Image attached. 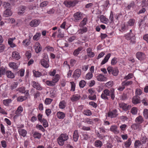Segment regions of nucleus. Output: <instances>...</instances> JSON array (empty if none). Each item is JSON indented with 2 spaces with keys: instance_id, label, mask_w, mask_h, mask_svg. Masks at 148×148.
I'll use <instances>...</instances> for the list:
<instances>
[{
  "instance_id": "10",
  "label": "nucleus",
  "mask_w": 148,
  "mask_h": 148,
  "mask_svg": "<svg viewBox=\"0 0 148 148\" xmlns=\"http://www.w3.org/2000/svg\"><path fill=\"white\" fill-rule=\"evenodd\" d=\"M4 14L5 17H8L12 15V12L10 9L7 8L4 12Z\"/></svg>"
},
{
  "instance_id": "50",
  "label": "nucleus",
  "mask_w": 148,
  "mask_h": 148,
  "mask_svg": "<svg viewBox=\"0 0 148 148\" xmlns=\"http://www.w3.org/2000/svg\"><path fill=\"white\" fill-rule=\"evenodd\" d=\"M48 3V2L47 1H44L41 3L40 4V6L41 7H44L46 6Z\"/></svg>"
},
{
  "instance_id": "26",
  "label": "nucleus",
  "mask_w": 148,
  "mask_h": 148,
  "mask_svg": "<svg viewBox=\"0 0 148 148\" xmlns=\"http://www.w3.org/2000/svg\"><path fill=\"white\" fill-rule=\"evenodd\" d=\"M138 95H136L132 99V102L134 104H137L140 103V100L137 98Z\"/></svg>"
},
{
  "instance_id": "19",
  "label": "nucleus",
  "mask_w": 148,
  "mask_h": 148,
  "mask_svg": "<svg viewBox=\"0 0 148 148\" xmlns=\"http://www.w3.org/2000/svg\"><path fill=\"white\" fill-rule=\"evenodd\" d=\"M97 79L98 81H102L106 80L107 78L104 77L103 75L100 74L97 76Z\"/></svg>"
},
{
  "instance_id": "36",
  "label": "nucleus",
  "mask_w": 148,
  "mask_h": 148,
  "mask_svg": "<svg viewBox=\"0 0 148 148\" xmlns=\"http://www.w3.org/2000/svg\"><path fill=\"white\" fill-rule=\"evenodd\" d=\"M41 122L43 123V125L45 127V128L48 126V123L45 119H43Z\"/></svg>"
},
{
  "instance_id": "9",
  "label": "nucleus",
  "mask_w": 148,
  "mask_h": 148,
  "mask_svg": "<svg viewBox=\"0 0 148 148\" xmlns=\"http://www.w3.org/2000/svg\"><path fill=\"white\" fill-rule=\"evenodd\" d=\"M110 130L114 134H118L119 131L117 130V127L116 125H112L110 128Z\"/></svg>"
},
{
  "instance_id": "13",
  "label": "nucleus",
  "mask_w": 148,
  "mask_h": 148,
  "mask_svg": "<svg viewBox=\"0 0 148 148\" xmlns=\"http://www.w3.org/2000/svg\"><path fill=\"white\" fill-rule=\"evenodd\" d=\"M116 112H108L107 116L111 118L116 117L117 115Z\"/></svg>"
},
{
  "instance_id": "53",
  "label": "nucleus",
  "mask_w": 148,
  "mask_h": 148,
  "mask_svg": "<svg viewBox=\"0 0 148 148\" xmlns=\"http://www.w3.org/2000/svg\"><path fill=\"white\" fill-rule=\"evenodd\" d=\"M59 106L60 108L62 109L64 108L65 107V106L64 105V101H62V102H60V103Z\"/></svg>"
},
{
  "instance_id": "48",
  "label": "nucleus",
  "mask_w": 148,
  "mask_h": 148,
  "mask_svg": "<svg viewBox=\"0 0 148 148\" xmlns=\"http://www.w3.org/2000/svg\"><path fill=\"white\" fill-rule=\"evenodd\" d=\"M135 4L134 2H132L130 4L128 5L127 7V9L128 10L130 9L131 8H133L134 5Z\"/></svg>"
},
{
  "instance_id": "63",
  "label": "nucleus",
  "mask_w": 148,
  "mask_h": 148,
  "mask_svg": "<svg viewBox=\"0 0 148 148\" xmlns=\"http://www.w3.org/2000/svg\"><path fill=\"white\" fill-rule=\"evenodd\" d=\"M140 145L141 143L139 140H136V141L134 144V145L136 147H138Z\"/></svg>"
},
{
  "instance_id": "1",
  "label": "nucleus",
  "mask_w": 148,
  "mask_h": 148,
  "mask_svg": "<svg viewBox=\"0 0 148 148\" xmlns=\"http://www.w3.org/2000/svg\"><path fill=\"white\" fill-rule=\"evenodd\" d=\"M68 139V135L66 133L62 134L57 139L58 143L59 145L63 146L64 144V142Z\"/></svg>"
},
{
  "instance_id": "2",
  "label": "nucleus",
  "mask_w": 148,
  "mask_h": 148,
  "mask_svg": "<svg viewBox=\"0 0 148 148\" xmlns=\"http://www.w3.org/2000/svg\"><path fill=\"white\" fill-rule=\"evenodd\" d=\"M135 121L136 123L133 124L132 126V127L134 130L139 127L140 124L144 121V119L142 116H139L136 118Z\"/></svg>"
},
{
  "instance_id": "43",
  "label": "nucleus",
  "mask_w": 148,
  "mask_h": 148,
  "mask_svg": "<svg viewBox=\"0 0 148 148\" xmlns=\"http://www.w3.org/2000/svg\"><path fill=\"white\" fill-rule=\"evenodd\" d=\"M11 102V99H7L6 100H3V103L5 105H8V104Z\"/></svg>"
},
{
  "instance_id": "24",
  "label": "nucleus",
  "mask_w": 148,
  "mask_h": 148,
  "mask_svg": "<svg viewBox=\"0 0 148 148\" xmlns=\"http://www.w3.org/2000/svg\"><path fill=\"white\" fill-rule=\"evenodd\" d=\"M85 123H86L88 124L92 125L93 123V121L92 119H90L88 118H86L83 121Z\"/></svg>"
},
{
  "instance_id": "18",
  "label": "nucleus",
  "mask_w": 148,
  "mask_h": 148,
  "mask_svg": "<svg viewBox=\"0 0 148 148\" xmlns=\"http://www.w3.org/2000/svg\"><path fill=\"white\" fill-rule=\"evenodd\" d=\"M33 87L34 88H36L39 90H41L42 89V88L38 83L34 81L33 82Z\"/></svg>"
},
{
  "instance_id": "34",
  "label": "nucleus",
  "mask_w": 148,
  "mask_h": 148,
  "mask_svg": "<svg viewBox=\"0 0 148 148\" xmlns=\"http://www.w3.org/2000/svg\"><path fill=\"white\" fill-rule=\"evenodd\" d=\"M0 128L1 132L2 134L3 135H4L5 134V128L4 126L2 124H0Z\"/></svg>"
},
{
  "instance_id": "25",
  "label": "nucleus",
  "mask_w": 148,
  "mask_h": 148,
  "mask_svg": "<svg viewBox=\"0 0 148 148\" xmlns=\"http://www.w3.org/2000/svg\"><path fill=\"white\" fill-rule=\"evenodd\" d=\"M82 49V47H79L77 49H76L73 53V55L74 56H77L79 53V52L81 51Z\"/></svg>"
},
{
  "instance_id": "47",
  "label": "nucleus",
  "mask_w": 148,
  "mask_h": 148,
  "mask_svg": "<svg viewBox=\"0 0 148 148\" xmlns=\"http://www.w3.org/2000/svg\"><path fill=\"white\" fill-rule=\"evenodd\" d=\"M1 144L2 146L4 148H5L7 147V143L6 141L5 140H3L1 141Z\"/></svg>"
},
{
  "instance_id": "38",
  "label": "nucleus",
  "mask_w": 148,
  "mask_h": 148,
  "mask_svg": "<svg viewBox=\"0 0 148 148\" xmlns=\"http://www.w3.org/2000/svg\"><path fill=\"white\" fill-rule=\"evenodd\" d=\"M80 96H76L73 95L72 97L71 98V100L72 101H77L79 99Z\"/></svg>"
},
{
  "instance_id": "23",
  "label": "nucleus",
  "mask_w": 148,
  "mask_h": 148,
  "mask_svg": "<svg viewBox=\"0 0 148 148\" xmlns=\"http://www.w3.org/2000/svg\"><path fill=\"white\" fill-rule=\"evenodd\" d=\"M132 143L131 138H129L128 140L124 143L125 147L128 148L129 147Z\"/></svg>"
},
{
  "instance_id": "45",
  "label": "nucleus",
  "mask_w": 148,
  "mask_h": 148,
  "mask_svg": "<svg viewBox=\"0 0 148 148\" xmlns=\"http://www.w3.org/2000/svg\"><path fill=\"white\" fill-rule=\"evenodd\" d=\"M34 74V76L36 77H39L41 75V73L38 71H33Z\"/></svg>"
},
{
  "instance_id": "5",
  "label": "nucleus",
  "mask_w": 148,
  "mask_h": 148,
  "mask_svg": "<svg viewBox=\"0 0 148 148\" xmlns=\"http://www.w3.org/2000/svg\"><path fill=\"white\" fill-rule=\"evenodd\" d=\"M137 58L140 60H142L145 58V55L142 52H138L136 54Z\"/></svg>"
},
{
  "instance_id": "11",
  "label": "nucleus",
  "mask_w": 148,
  "mask_h": 148,
  "mask_svg": "<svg viewBox=\"0 0 148 148\" xmlns=\"http://www.w3.org/2000/svg\"><path fill=\"white\" fill-rule=\"evenodd\" d=\"M18 132L20 135L23 137H25L26 136L27 133L25 130L23 129H19Z\"/></svg>"
},
{
  "instance_id": "30",
  "label": "nucleus",
  "mask_w": 148,
  "mask_h": 148,
  "mask_svg": "<svg viewBox=\"0 0 148 148\" xmlns=\"http://www.w3.org/2000/svg\"><path fill=\"white\" fill-rule=\"evenodd\" d=\"M32 36H30L29 35V39L27 40L26 39L25 40H24L23 42V43H25V45L27 46H28L29 45L30 42V39L31 38Z\"/></svg>"
},
{
  "instance_id": "33",
  "label": "nucleus",
  "mask_w": 148,
  "mask_h": 148,
  "mask_svg": "<svg viewBox=\"0 0 148 148\" xmlns=\"http://www.w3.org/2000/svg\"><path fill=\"white\" fill-rule=\"evenodd\" d=\"M86 82L84 80H82L80 81L79 82V86L80 87L82 88H84L85 86Z\"/></svg>"
},
{
  "instance_id": "46",
  "label": "nucleus",
  "mask_w": 148,
  "mask_h": 148,
  "mask_svg": "<svg viewBox=\"0 0 148 148\" xmlns=\"http://www.w3.org/2000/svg\"><path fill=\"white\" fill-rule=\"evenodd\" d=\"M71 84V90H73V91H74L75 90V85L74 82H70Z\"/></svg>"
},
{
  "instance_id": "62",
  "label": "nucleus",
  "mask_w": 148,
  "mask_h": 148,
  "mask_svg": "<svg viewBox=\"0 0 148 148\" xmlns=\"http://www.w3.org/2000/svg\"><path fill=\"white\" fill-rule=\"evenodd\" d=\"M147 139V138L145 136H143L141 137V140L143 143H145L146 142Z\"/></svg>"
},
{
  "instance_id": "55",
  "label": "nucleus",
  "mask_w": 148,
  "mask_h": 148,
  "mask_svg": "<svg viewBox=\"0 0 148 148\" xmlns=\"http://www.w3.org/2000/svg\"><path fill=\"white\" fill-rule=\"evenodd\" d=\"M117 58H113L111 61V64L113 65H114L117 62Z\"/></svg>"
},
{
  "instance_id": "28",
  "label": "nucleus",
  "mask_w": 148,
  "mask_h": 148,
  "mask_svg": "<svg viewBox=\"0 0 148 148\" xmlns=\"http://www.w3.org/2000/svg\"><path fill=\"white\" fill-rule=\"evenodd\" d=\"M76 4V3L74 1H69L67 2V4H66V5L67 6H69V7H73Z\"/></svg>"
},
{
  "instance_id": "56",
  "label": "nucleus",
  "mask_w": 148,
  "mask_h": 148,
  "mask_svg": "<svg viewBox=\"0 0 148 148\" xmlns=\"http://www.w3.org/2000/svg\"><path fill=\"white\" fill-rule=\"evenodd\" d=\"M82 129L85 131H89L91 130L90 128L89 127H86L85 126H82Z\"/></svg>"
},
{
  "instance_id": "16",
  "label": "nucleus",
  "mask_w": 148,
  "mask_h": 148,
  "mask_svg": "<svg viewBox=\"0 0 148 148\" xmlns=\"http://www.w3.org/2000/svg\"><path fill=\"white\" fill-rule=\"evenodd\" d=\"M42 134L38 132H35L33 133V136L35 138L40 139L41 136Z\"/></svg>"
},
{
  "instance_id": "49",
  "label": "nucleus",
  "mask_w": 148,
  "mask_h": 148,
  "mask_svg": "<svg viewBox=\"0 0 148 148\" xmlns=\"http://www.w3.org/2000/svg\"><path fill=\"white\" fill-rule=\"evenodd\" d=\"M52 99L50 98H46L45 100V103L46 104H49L51 103Z\"/></svg>"
},
{
  "instance_id": "29",
  "label": "nucleus",
  "mask_w": 148,
  "mask_h": 148,
  "mask_svg": "<svg viewBox=\"0 0 148 148\" xmlns=\"http://www.w3.org/2000/svg\"><path fill=\"white\" fill-rule=\"evenodd\" d=\"M9 66L10 67H12L14 69H17L18 67L16 65V63L14 62L10 63Z\"/></svg>"
},
{
  "instance_id": "27",
  "label": "nucleus",
  "mask_w": 148,
  "mask_h": 148,
  "mask_svg": "<svg viewBox=\"0 0 148 148\" xmlns=\"http://www.w3.org/2000/svg\"><path fill=\"white\" fill-rule=\"evenodd\" d=\"M100 20L103 23L107 24L108 23V19L103 15H102L100 17Z\"/></svg>"
},
{
  "instance_id": "22",
  "label": "nucleus",
  "mask_w": 148,
  "mask_h": 148,
  "mask_svg": "<svg viewBox=\"0 0 148 148\" xmlns=\"http://www.w3.org/2000/svg\"><path fill=\"white\" fill-rule=\"evenodd\" d=\"M111 54L110 53L108 54L105 57L104 59L103 60L101 63V65H103L105 64L106 62H107Z\"/></svg>"
},
{
  "instance_id": "21",
  "label": "nucleus",
  "mask_w": 148,
  "mask_h": 148,
  "mask_svg": "<svg viewBox=\"0 0 148 148\" xmlns=\"http://www.w3.org/2000/svg\"><path fill=\"white\" fill-rule=\"evenodd\" d=\"M102 145V143L100 140H97L95 142V146L96 147H101Z\"/></svg>"
},
{
  "instance_id": "12",
  "label": "nucleus",
  "mask_w": 148,
  "mask_h": 148,
  "mask_svg": "<svg viewBox=\"0 0 148 148\" xmlns=\"http://www.w3.org/2000/svg\"><path fill=\"white\" fill-rule=\"evenodd\" d=\"M12 57L17 60L19 59L20 58L19 53L16 51H14L12 52Z\"/></svg>"
},
{
  "instance_id": "57",
  "label": "nucleus",
  "mask_w": 148,
  "mask_h": 148,
  "mask_svg": "<svg viewBox=\"0 0 148 148\" xmlns=\"http://www.w3.org/2000/svg\"><path fill=\"white\" fill-rule=\"evenodd\" d=\"M134 22L135 20L134 19H130L128 22V24L130 26H131L134 25Z\"/></svg>"
},
{
  "instance_id": "58",
  "label": "nucleus",
  "mask_w": 148,
  "mask_h": 148,
  "mask_svg": "<svg viewBox=\"0 0 148 148\" xmlns=\"http://www.w3.org/2000/svg\"><path fill=\"white\" fill-rule=\"evenodd\" d=\"M142 92L141 90L139 89H137L136 91V95H140L142 94Z\"/></svg>"
},
{
  "instance_id": "32",
  "label": "nucleus",
  "mask_w": 148,
  "mask_h": 148,
  "mask_svg": "<svg viewBox=\"0 0 148 148\" xmlns=\"http://www.w3.org/2000/svg\"><path fill=\"white\" fill-rule=\"evenodd\" d=\"M21 9L20 10V11L18 12V14L19 15H21L24 13V11L26 9V7L24 6H22Z\"/></svg>"
},
{
  "instance_id": "40",
  "label": "nucleus",
  "mask_w": 148,
  "mask_h": 148,
  "mask_svg": "<svg viewBox=\"0 0 148 148\" xmlns=\"http://www.w3.org/2000/svg\"><path fill=\"white\" fill-rule=\"evenodd\" d=\"M36 127L38 129L43 132L45 131V129L42 125L37 124L36 125Z\"/></svg>"
},
{
  "instance_id": "3",
  "label": "nucleus",
  "mask_w": 148,
  "mask_h": 148,
  "mask_svg": "<svg viewBox=\"0 0 148 148\" xmlns=\"http://www.w3.org/2000/svg\"><path fill=\"white\" fill-rule=\"evenodd\" d=\"M40 22V20L35 19L29 23V25L32 27H35L38 26Z\"/></svg>"
},
{
  "instance_id": "52",
  "label": "nucleus",
  "mask_w": 148,
  "mask_h": 148,
  "mask_svg": "<svg viewBox=\"0 0 148 148\" xmlns=\"http://www.w3.org/2000/svg\"><path fill=\"white\" fill-rule=\"evenodd\" d=\"M80 31H81L80 32H79V34H83V33L86 32L87 31V29L86 27H84L82 28L81 29H80Z\"/></svg>"
},
{
  "instance_id": "20",
  "label": "nucleus",
  "mask_w": 148,
  "mask_h": 148,
  "mask_svg": "<svg viewBox=\"0 0 148 148\" xmlns=\"http://www.w3.org/2000/svg\"><path fill=\"white\" fill-rule=\"evenodd\" d=\"M6 74L8 78H13L14 77V74L10 71H7Z\"/></svg>"
},
{
  "instance_id": "61",
  "label": "nucleus",
  "mask_w": 148,
  "mask_h": 148,
  "mask_svg": "<svg viewBox=\"0 0 148 148\" xmlns=\"http://www.w3.org/2000/svg\"><path fill=\"white\" fill-rule=\"evenodd\" d=\"M83 137V139L86 140H87L89 138V135L86 134H84L82 135Z\"/></svg>"
},
{
  "instance_id": "44",
  "label": "nucleus",
  "mask_w": 148,
  "mask_h": 148,
  "mask_svg": "<svg viewBox=\"0 0 148 148\" xmlns=\"http://www.w3.org/2000/svg\"><path fill=\"white\" fill-rule=\"evenodd\" d=\"M132 83V82L131 81H127L123 82L122 84L123 85L125 86H128L131 84Z\"/></svg>"
},
{
  "instance_id": "4",
  "label": "nucleus",
  "mask_w": 148,
  "mask_h": 148,
  "mask_svg": "<svg viewBox=\"0 0 148 148\" xmlns=\"http://www.w3.org/2000/svg\"><path fill=\"white\" fill-rule=\"evenodd\" d=\"M119 106L121 108H122L123 110L127 111L129 110L131 108L130 105H127L124 103H121L119 104Z\"/></svg>"
},
{
  "instance_id": "64",
  "label": "nucleus",
  "mask_w": 148,
  "mask_h": 148,
  "mask_svg": "<svg viewBox=\"0 0 148 148\" xmlns=\"http://www.w3.org/2000/svg\"><path fill=\"white\" fill-rule=\"evenodd\" d=\"M127 127V125L125 124L122 125L120 126V128L122 131L125 130Z\"/></svg>"
},
{
  "instance_id": "15",
  "label": "nucleus",
  "mask_w": 148,
  "mask_h": 148,
  "mask_svg": "<svg viewBox=\"0 0 148 148\" xmlns=\"http://www.w3.org/2000/svg\"><path fill=\"white\" fill-rule=\"evenodd\" d=\"M37 46L35 49V51L36 53H38L40 52L42 50V47L40 44L38 42H37L36 43Z\"/></svg>"
},
{
  "instance_id": "60",
  "label": "nucleus",
  "mask_w": 148,
  "mask_h": 148,
  "mask_svg": "<svg viewBox=\"0 0 148 148\" xmlns=\"http://www.w3.org/2000/svg\"><path fill=\"white\" fill-rule=\"evenodd\" d=\"M113 82L112 81H109L106 84V86L110 87L112 86Z\"/></svg>"
},
{
  "instance_id": "17",
  "label": "nucleus",
  "mask_w": 148,
  "mask_h": 148,
  "mask_svg": "<svg viewBox=\"0 0 148 148\" xmlns=\"http://www.w3.org/2000/svg\"><path fill=\"white\" fill-rule=\"evenodd\" d=\"M58 117L59 119H62L65 116V114L62 112H58L57 114Z\"/></svg>"
},
{
  "instance_id": "35",
  "label": "nucleus",
  "mask_w": 148,
  "mask_h": 148,
  "mask_svg": "<svg viewBox=\"0 0 148 148\" xmlns=\"http://www.w3.org/2000/svg\"><path fill=\"white\" fill-rule=\"evenodd\" d=\"M96 133L97 136L100 139H102L105 137V136L104 135L100 134L99 132H96Z\"/></svg>"
},
{
  "instance_id": "42",
  "label": "nucleus",
  "mask_w": 148,
  "mask_h": 148,
  "mask_svg": "<svg viewBox=\"0 0 148 148\" xmlns=\"http://www.w3.org/2000/svg\"><path fill=\"white\" fill-rule=\"evenodd\" d=\"M3 6L5 8H10V5L8 2H3Z\"/></svg>"
},
{
  "instance_id": "54",
  "label": "nucleus",
  "mask_w": 148,
  "mask_h": 148,
  "mask_svg": "<svg viewBox=\"0 0 148 148\" xmlns=\"http://www.w3.org/2000/svg\"><path fill=\"white\" fill-rule=\"evenodd\" d=\"M92 77V73H89L87 74L86 76V78L88 79H89L91 78Z\"/></svg>"
},
{
  "instance_id": "14",
  "label": "nucleus",
  "mask_w": 148,
  "mask_h": 148,
  "mask_svg": "<svg viewBox=\"0 0 148 148\" xmlns=\"http://www.w3.org/2000/svg\"><path fill=\"white\" fill-rule=\"evenodd\" d=\"M81 16L82 14L79 12H78L76 13L74 15V17L75 19L77 20H79L81 19L82 18Z\"/></svg>"
},
{
  "instance_id": "39",
  "label": "nucleus",
  "mask_w": 148,
  "mask_h": 148,
  "mask_svg": "<svg viewBox=\"0 0 148 148\" xmlns=\"http://www.w3.org/2000/svg\"><path fill=\"white\" fill-rule=\"evenodd\" d=\"M40 33H37L33 37V39L34 40H37L39 39L38 38L40 36Z\"/></svg>"
},
{
  "instance_id": "31",
  "label": "nucleus",
  "mask_w": 148,
  "mask_h": 148,
  "mask_svg": "<svg viewBox=\"0 0 148 148\" xmlns=\"http://www.w3.org/2000/svg\"><path fill=\"white\" fill-rule=\"evenodd\" d=\"M119 73V71L116 68H114L113 69L112 71V74L114 76H117Z\"/></svg>"
},
{
  "instance_id": "6",
  "label": "nucleus",
  "mask_w": 148,
  "mask_h": 148,
  "mask_svg": "<svg viewBox=\"0 0 148 148\" xmlns=\"http://www.w3.org/2000/svg\"><path fill=\"white\" fill-rule=\"evenodd\" d=\"M81 74V70L79 69H77L74 72L73 75V77L75 79L76 78H77L80 77Z\"/></svg>"
},
{
  "instance_id": "41",
  "label": "nucleus",
  "mask_w": 148,
  "mask_h": 148,
  "mask_svg": "<svg viewBox=\"0 0 148 148\" xmlns=\"http://www.w3.org/2000/svg\"><path fill=\"white\" fill-rule=\"evenodd\" d=\"M46 83L47 85L49 86H53L55 85L54 83H53V82L49 80L47 81L46 82Z\"/></svg>"
},
{
  "instance_id": "59",
  "label": "nucleus",
  "mask_w": 148,
  "mask_h": 148,
  "mask_svg": "<svg viewBox=\"0 0 148 148\" xmlns=\"http://www.w3.org/2000/svg\"><path fill=\"white\" fill-rule=\"evenodd\" d=\"M24 69H22L18 71L17 73L18 74H19L22 77L24 75Z\"/></svg>"
},
{
  "instance_id": "8",
  "label": "nucleus",
  "mask_w": 148,
  "mask_h": 148,
  "mask_svg": "<svg viewBox=\"0 0 148 148\" xmlns=\"http://www.w3.org/2000/svg\"><path fill=\"white\" fill-rule=\"evenodd\" d=\"M40 62L41 64L46 68H48L49 66L48 61L44 59H42L40 61Z\"/></svg>"
},
{
  "instance_id": "37",
  "label": "nucleus",
  "mask_w": 148,
  "mask_h": 148,
  "mask_svg": "<svg viewBox=\"0 0 148 148\" xmlns=\"http://www.w3.org/2000/svg\"><path fill=\"white\" fill-rule=\"evenodd\" d=\"M59 75L58 74H57L53 79V83H54V84L59 80Z\"/></svg>"
},
{
  "instance_id": "7",
  "label": "nucleus",
  "mask_w": 148,
  "mask_h": 148,
  "mask_svg": "<svg viewBox=\"0 0 148 148\" xmlns=\"http://www.w3.org/2000/svg\"><path fill=\"white\" fill-rule=\"evenodd\" d=\"M79 137L78 131L75 130L74 131L73 135V138L74 141L75 142H77L78 140Z\"/></svg>"
},
{
  "instance_id": "51",
  "label": "nucleus",
  "mask_w": 148,
  "mask_h": 148,
  "mask_svg": "<svg viewBox=\"0 0 148 148\" xmlns=\"http://www.w3.org/2000/svg\"><path fill=\"white\" fill-rule=\"evenodd\" d=\"M5 72V69L1 68L0 69V77H1V75H4Z\"/></svg>"
}]
</instances>
